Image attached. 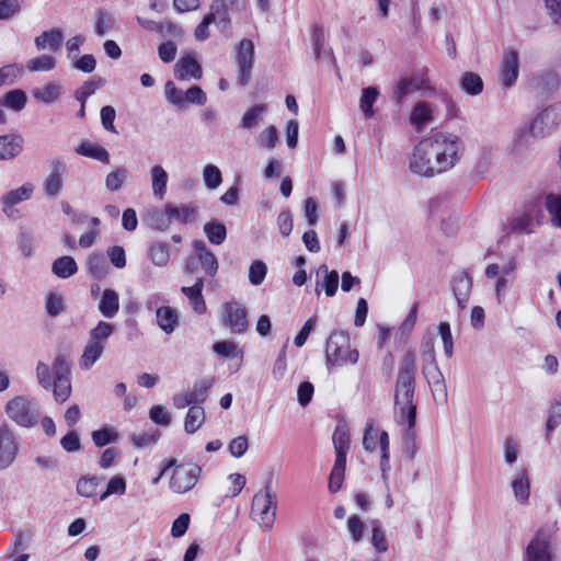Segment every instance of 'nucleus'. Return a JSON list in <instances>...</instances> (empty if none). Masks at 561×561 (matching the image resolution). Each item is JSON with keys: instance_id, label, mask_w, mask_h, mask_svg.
Masks as SVG:
<instances>
[{"instance_id": "obj_1", "label": "nucleus", "mask_w": 561, "mask_h": 561, "mask_svg": "<svg viewBox=\"0 0 561 561\" xmlns=\"http://www.w3.org/2000/svg\"><path fill=\"white\" fill-rule=\"evenodd\" d=\"M462 148V141L457 135L434 133L414 147L409 168L417 175L432 178L455 167L460 160Z\"/></svg>"}, {"instance_id": "obj_2", "label": "nucleus", "mask_w": 561, "mask_h": 561, "mask_svg": "<svg viewBox=\"0 0 561 561\" xmlns=\"http://www.w3.org/2000/svg\"><path fill=\"white\" fill-rule=\"evenodd\" d=\"M416 357L408 351L400 364L394 386V419L407 424L402 433V450L407 458L413 459L417 451L415 442L416 405L414 404Z\"/></svg>"}, {"instance_id": "obj_3", "label": "nucleus", "mask_w": 561, "mask_h": 561, "mask_svg": "<svg viewBox=\"0 0 561 561\" xmlns=\"http://www.w3.org/2000/svg\"><path fill=\"white\" fill-rule=\"evenodd\" d=\"M558 522H547L540 526L526 547L524 561H553Z\"/></svg>"}, {"instance_id": "obj_4", "label": "nucleus", "mask_w": 561, "mask_h": 561, "mask_svg": "<svg viewBox=\"0 0 561 561\" xmlns=\"http://www.w3.org/2000/svg\"><path fill=\"white\" fill-rule=\"evenodd\" d=\"M359 358L357 350L351 348L350 336L346 332L335 330L327 340L325 364L329 369L356 364Z\"/></svg>"}, {"instance_id": "obj_5", "label": "nucleus", "mask_w": 561, "mask_h": 561, "mask_svg": "<svg viewBox=\"0 0 561 561\" xmlns=\"http://www.w3.org/2000/svg\"><path fill=\"white\" fill-rule=\"evenodd\" d=\"M276 493L273 492L268 485L253 496L251 514L253 519L256 520L263 529H272L276 518Z\"/></svg>"}, {"instance_id": "obj_6", "label": "nucleus", "mask_w": 561, "mask_h": 561, "mask_svg": "<svg viewBox=\"0 0 561 561\" xmlns=\"http://www.w3.org/2000/svg\"><path fill=\"white\" fill-rule=\"evenodd\" d=\"M415 91H430L434 93L435 89L431 85L430 79L424 73L402 77L392 87L390 99L397 106L401 107L408 96Z\"/></svg>"}, {"instance_id": "obj_7", "label": "nucleus", "mask_w": 561, "mask_h": 561, "mask_svg": "<svg viewBox=\"0 0 561 561\" xmlns=\"http://www.w3.org/2000/svg\"><path fill=\"white\" fill-rule=\"evenodd\" d=\"M54 381L53 390L54 398L57 402H65L71 394V370L68 359L65 355H57L53 363Z\"/></svg>"}, {"instance_id": "obj_8", "label": "nucleus", "mask_w": 561, "mask_h": 561, "mask_svg": "<svg viewBox=\"0 0 561 561\" xmlns=\"http://www.w3.org/2000/svg\"><path fill=\"white\" fill-rule=\"evenodd\" d=\"M379 443L381 458H380V470L381 478L383 480L387 479V472L390 470V453H389V436L386 431H381L378 435L377 430L374 427L371 423H367L364 436H363V446L365 450L373 451L377 448V444Z\"/></svg>"}, {"instance_id": "obj_9", "label": "nucleus", "mask_w": 561, "mask_h": 561, "mask_svg": "<svg viewBox=\"0 0 561 561\" xmlns=\"http://www.w3.org/2000/svg\"><path fill=\"white\" fill-rule=\"evenodd\" d=\"M201 467L195 463H175L170 478L169 486L178 494H183L192 490L201 474Z\"/></svg>"}, {"instance_id": "obj_10", "label": "nucleus", "mask_w": 561, "mask_h": 561, "mask_svg": "<svg viewBox=\"0 0 561 561\" xmlns=\"http://www.w3.org/2000/svg\"><path fill=\"white\" fill-rule=\"evenodd\" d=\"M5 413L10 420L23 427L36 424L38 412L33 408L30 399L18 396L7 402Z\"/></svg>"}, {"instance_id": "obj_11", "label": "nucleus", "mask_w": 561, "mask_h": 561, "mask_svg": "<svg viewBox=\"0 0 561 561\" xmlns=\"http://www.w3.org/2000/svg\"><path fill=\"white\" fill-rule=\"evenodd\" d=\"M234 62L238 67L237 82L241 87H245L252 77L254 65V44L249 38H243L237 48Z\"/></svg>"}, {"instance_id": "obj_12", "label": "nucleus", "mask_w": 561, "mask_h": 561, "mask_svg": "<svg viewBox=\"0 0 561 561\" xmlns=\"http://www.w3.org/2000/svg\"><path fill=\"white\" fill-rule=\"evenodd\" d=\"M538 139L540 138L533 135L529 130L525 128L519 129L512 142L511 153L520 162L530 161L539 152Z\"/></svg>"}, {"instance_id": "obj_13", "label": "nucleus", "mask_w": 561, "mask_h": 561, "mask_svg": "<svg viewBox=\"0 0 561 561\" xmlns=\"http://www.w3.org/2000/svg\"><path fill=\"white\" fill-rule=\"evenodd\" d=\"M222 322L232 333H244L249 327L247 309L237 301L226 302L222 307Z\"/></svg>"}, {"instance_id": "obj_14", "label": "nucleus", "mask_w": 561, "mask_h": 561, "mask_svg": "<svg viewBox=\"0 0 561 561\" xmlns=\"http://www.w3.org/2000/svg\"><path fill=\"white\" fill-rule=\"evenodd\" d=\"M210 8L220 16L221 31L231 35L230 14H242L247 10V0H214Z\"/></svg>"}, {"instance_id": "obj_15", "label": "nucleus", "mask_w": 561, "mask_h": 561, "mask_svg": "<svg viewBox=\"0 0 561 561\" xmlns=\"http://www.w3.org/2000/svg\"><path fill=\"white\" fill-rule=\"evenodd\" d=\"M558 125V113L553 107H547L536 115V117L524 128L533 135L543 138Z\"/></svg>"}, {"instance_id": "obj_16", "label": "nucleus", "mask_w": 561, "mask_h": 561, "mask_svg": "<svg viewBox=\"0 0 561 561\" xmlns=\"http://www.w3.org/2000/svg\"><path fill=\"white\" fill-rule=\"evenodd\" d=\"M519 73V56L514 49H505L500 66L502 85L511 88L515 84Z\"/></svg>"}, {"instance_id": "obj_17", "label": "nucleus", "mask_w": 561, "mask_h": 561, "mask_svg": "<svg viewBox=\"0 0 561 561\" xmlns=\"http://www.w3.org/2000/svg\"><path fill=\"white\" fill-rule=\"evenodd\" d=\"M339 288V273L335 270H329L325 264H321L317 270L314 294L320 296L324 291L327 297L335 296Z\"/></svg>"}, {"instance_id": "obj_18", "label": "nucleus", "mask_w": 561, "mask_h": 561, "mask_svg": "<svg viewBox=\"0 0 561 561\" xmlns=\"http://www.w3.org/2000/svg\"><path fill=\"white\" fill-rule=\"evenodd\" d=\"M18 455V445L13 433L7 425L0 427V469L12 465Z\"/></svg>"}, {"instance_id": "obj_19", "label": "nucleus", "mask_w": 561, "mask_h": 561, "mask_svg": "<svg viewBox=\"0 0 561 561\" xmlns=\"http://www.w3.org/2000/svg\"><path fill=\"white\" fill-rule=\"evenodd\" d=\"M51 171L44 181V191L48 197H56L64 186V173L66 164L61 159H55L50 163Z\"/></svg>"}, {"instance_id": "obj_20", "label": "nucleus", "mask_w": 561, "mask_h": 561, "mask_svg": "<svg viewBox=\"0 0 561 561\" xmlns=\"http://www.w3.org/2000/svg\"><path fill=\"white\" fill-rule=\"evenodd\" d=\"M193 249L205 274L209 277H214L218 271V260L216 255L206 247L203 240H195L193 242Z\"/></svg>"}, {"instance_id": "obj_21", "label": "nucleus", "mask_w": 561, "mask_h": 561, "mask_svg": "<svg viewBox=\"0 0 561 561\" xmlns=\"http://www.w3.org/2000/svg\"><path fill=\"white\" fill-rule=\"evenodd\" d=\"M174 75L178 80L201 79L203 69L194 57L187 55L176 61Z\"/></svg>"}, {"instance_id": "obj_22", "label": "nucleus", "mask_w": 561, "mask_h": 561, "mask_svg": "<svg viewBox=\"0 0 561 561\" xmlns=\"http://www.w3.org/2000/svg\"><path fill=\"white\" fill-rule=\"evenodd\" d=\"M24 139L19 134L0 136V161L13 160L23 150Z\"/></svg>"}, {"instance_id": "obj_23", "label": "nucleus", "mask_w": 561, "mask_h": 561, "mask_svg": "<svg viewBox=\"0 0 561 561\" xmlns=\"http://www.w3.org/2000/svg\"><path fill=\"white\" fill-rule=\"evenodd\" d=\"M138 23L147 31L159 33L162 37L179 38L182 36V30L172 21L156 22L138 16Z\"/></svg>"}, {"instance_id": "obj_24", "label": "nucleus", "mask_w": 561, "mask_h": 561, "mask_svg": "<svg viewBox=\"0 0 561 561\" xmlns=\"http://www.w3.org/2000/svg\"><path fill=\"white\" fill-rule=\"evenodd\" d=\"M422 374L432 388L433 393H439L444 398L447 397L445 379L437 363L423 365Z\"/></svg>"}, {"instance_id": "obj_25", "label": "nucleus", "mask_w": 561, "mask_h": 561, "mask_svg": "<svg viewBox=\"0 0 561 561\" xmlns=\"http://www.w3.org/2000/svg\"><path fill=\"white\" fill-rule=\"evenodd\" d=\"M472 288V278L465 272L454 277L453 293L457 300L459 309H465L469 301Z\"/></svg>"}, {"instance_id": "obj_26", "label": "nucleus", "mask_w": 561, "mask_h": 561, "mask_svg": "<svg viewBox=\"0 0 561 561\" xmlns=\"http://www.w3.org/2000/svg\"><path fill=\"white\" fill-rule=\"evenodd\" d=\"M203 288L204 280L201 277L196 279L193 286H184L181 288V291L188 298L193 310L198 314H202L206 311V304L202 294Z\"/></svg>"}, {"instance_id": "obj_27", "label": "nucleus", "mask_w": 561, "mask_h": 561, "mask_svg": "<svg viewBox=\"0 0 561 561\" xmlns=\"http://www.w3.org/2000/svg\"><path fill=\"white\" fill-rule=\"evenodd\" d=\"M76 153L82 157L98 160L105 164L110 163L108 151L104 147L89 140L81 141V144L76 148Z\"/></svg>"}, {"instance_id": "obj_28", "label": "nucleus", "mask_w": 561, "mask_h": 561, "mask_svg": "<svg viewBox=\"0 0 561 561\" xmlns=\"http://www.w3.org/2000/svg\"><path fill=\"white\" fill-rule=\"evenodd\" d=\"M540 210L535 204H528L524 214L513 218L511 226L514 231L530 232Z\"/></svg>"}, {"instance_id": "obj_29", "label": "nucleus", "mask_w": 561, "mask_h": 561, "mask_svg": "<svg viewBox=\"0 0 561 561\" xmlns=\"http://www.w3.org/2000/svg\"><path fill=\"white\" fill-rule=\"evenodd\" d=\"M119 309L118 294L111 288L104 289L99 302V311L104 318L112 319L116 316Z\"/></svg>"}, {"instance_id": "obj_30", "label": "nucleus", "mask_w": 561, "mask_h": 561, "mask_svg": "<svg viewBox=\"0 0 561 561\" xmlns=\"http://www.w3.org/2000/svg\"><path fill=\"white\" fill-rule=\"evenodd\" d=\"M514 496L520 504H526L530 494V483L526 469L519 470L512 481Z\"/></svg>"}, {"instance_id": "obj_31", "label": "nucleus", "mask_w": 561, "mask_h": 561, "mask_svg": "<svg viewBox=\"0 0 561 561\" xmlns=\"http://www.w3.org/2000/svg\"><path fill=\"white\" fill-rule=\"evenodd\" d=\"M165 209L170 215V220H176L181 224H188L193 221L197 214L198 208L192 204L183 205L182 207H178L171 203L165 204Z\"/></svg>"}, {"instance_id": "obj_32", "label": "nucleus", "mask_w": 561, "mask_h": 561, "mask_svg": "<svg viewBox=\"0 0 561 561\" xmlns=\"http://www.w3.org/2000/svg\"><path fill=\"white\" fill-rule=\"evenodd\" d=\"M33 193V185L31 183H26L16 190H12L4 194L1 198L3 204V211L8 215V209L12 208L14 205L27 201L31 198Z\"/></svg>"}, {"instance_id": "obj_33", "label": "nucleus", "mask_w": 561, "mask_h": 561, "mask_svg": "<svg viewBox=\"0 0 561 561\" xmlns=\"http://www.w3.org/2000/svg\"><path fill=\"white\" fill-rule=\"evenodd\" d=\"M62 41V32L59 28H51L43 32L34 42L38 49L49 48L51 51H57Z\"/></svg>"}, {"instance_id": "obj_34", "label": "nucleus", "mask_w": 561, "mask_h": 561, "mask_svg": "<svg viewBox=\"0 0 561 561\" xmlns=\"http://www.w3.org/2000/svg\"><path fill=\"white\" fill-rule=\"evenodd\" d=\"M152 193L158 199H163L167 193L168 173L159 164H156L150 170Z\"/></svg>"}, {"instance_id": "obj_35", "label": "nucleus", "mask_w": 561, "mask_h": 561, "mask_svg": "<svg viewBox=\"0 0 561 561\" xmlns=\"http://www.w3.org/2000/svg\"><path fill=\"white\" fill-rule=\"evenodd\" d=\"M51 272L59 278H69L78 272V265L72 256L64 255L56 259Z\"/></svg>"}, {"instance_id": "obj_36", "label": "nucleus", "mask_w": 561, "mask_h": 561, "mask_svg": "<svg viewBox=\"0 0 561 561\" xmlns=\"http://www.w3.org/2000/svg\"><path fill=\"white\" fill-rule=\"evenodd\" d=\"M432 108L425 101L417 102L412 108L410 115V122L416 129H421L423 126L432 122Z\"/></svg>"}, {"instance_id": "obj_37", "label": "nucleus", "mask_w": 561, "mask_h": 561, "mask_svg": "<svg viewBox=\"0 0 561 561\" xmlns=\"http://www.w3.org/2000/svg\"><path fill=\"white\" fill-rule=\"evenodd\" d=\"M459 84L461 90L469 95H478L483 91V81L481 77L472 71H466L461 75Z\"/></svg>"}, {"instance_id": "obj_38", "label": "nucleus", "mask_w": 561, "mask_h": 561, "mask_svg": "<svg viewBox=\"0 0 561 561\" xmlns=\"http://www.w3.org/2000/svg\"><path fill=\"white\" fill-rule=\"evenodd\" d=\"M62 94V88L60 84L49 82L42 88H36L33 91V96L45 104H51L56 102Z\"/></svg>"}, {"instance_id": "obj_39", "label": "nucleus", "mask_w": 561, "mask_h": 561, "mask_svg": "<svg viewBox=\"0 0 561 561\" xmlns=\"http://www.w3.org/2000/svg\"><path fill=\"white\" fill-rule=\"evenodd\" d=\"M104 350V345H98L88 341L79 362L80 367L84 370H89L102 356Z\"/></svg>"}, {"instance_id": "obj_40", "label": "nucleus", "mask_w": 561, "mask_h": 561, "mask_svg": "<svg viewBox=\"0 0 561 561\" xmlns=\"http://www.w3.org/2000/svg\"><path fill=\"white\" fill-rule=\"evenodd\" d=\"M129 172L125 167H116L105 176V187L110 192L119 191L126 183Z\"/></svg>"}, {"instance_id": "obj_41", "label": "nucleus", "mask_w": 561, "mask_h": 561, "mask_svg": "<svg viewBox=\"0 0 561 561\" xmlns=\"http://www.w3.org/2000/svg\"><path fill=\"white\" fill-rule=\"evenodd\" d=\"M115 16L113 13L98 9L95 11L94 32L98 36L102 37L110 33L114 27Z\"/></svg>"}, {"instance_id": "obj_42", "label": "nucleus", "mask_w": 561, "mask_h": 561, "mask_svg": "<svg viewBox=\"0 0 561 561\" xmlns=\"http://www.w3.org/2000/svg\"><path fill=\"white\" fill-rule=\"evenodd\" d=\"M145 221L151 229L164 231L169 228L171 220L167 209H151L147 213Z\"/></svg>"}, {"instance_id": "obj_43", "label": "nucleus", "mask_w": 561, "mask_h": 561, "mask_svg": "<svg viewBox=\"0 0 561 561\" xmlns=\"http://www.w3.org/2000/svg\"><path fill=\"white\" fill-rule=\"evenodd\" d=\"M90 274L96 279H103L108 273V264L101 253H91L87 261Z\"/></svg>"}, {"instance_id": "obj_44", "label": "nucleus", "mask_w": 561, "mask_h": 561, "mask_svg": "<svg viewBox=\"0 0 561 561\" xmlns=\"http://www.w3.org/2000/svg\"><path fill=\"white\" fill-rule=\"evenodd\" d=\"M157 322L167 334H170L178 324V314L170 307H160L157 310Z\"/></svg>"}, {"instance_id": "obj_45", "label": "nucleus", "mask_w": 561, "mask_h": 561, "mask_svg": "<svg viewBox=\"0 0 561 561\" xmlns=\"http://www.w3.org/2000/svg\"><path fill=\"white\" fill-rule=\"evenodd\" d=\"M379 96V90L376 87H367L362 90V96L359 100V107L365 117L370 118L375 112L373 105L376 103Z\"/></svg>"}, {"instance_id": "obj_46", "label": "nucleus", "mask_w": 561, "mask_h": 561, "mask_svg": "<svg viewBox=\"0 0 561 561\" xmlns=\"http://www.w3.org/2000/svg\"><path fill=\"white\" fill-rule=\"evenodd\" d=\"M204 232L210 243L220 245L227 238V229L224 224L211 220L205 224Z\"/></svg>"}, {"instance_id": "obj_47", "label": "nucleus", "mask_w": 561, "mask_h": 561, "mask_svg": "<svg viewBox=\"0 0 561 561\" xmlns=\"http://www.w3.org/2000/svg\"><path fill=\"white\" fill-rule=\"evenodd\" d=\"M204 420H205L204 409L198 405L191 407L187 411L185 422H184V428H185L186 433H188V434L195 433L201 427Z\"/></svg>"}, {"instance_id": "obj_48", "label": "nucleus", "mask_w": 561, "mask_h": 561, "mask_svg": "<svg viewBox=\"0 0 561 561\" xmlns=\"http://www.w3.org/2000/svg\"><path fill=\"white\" fill-rule=\"evenodd\" d=\"M149 256L156 266H165L170 260L169 244L164 242H154L149 248Z\"/></svg>"}, {"instance_id": "obj_49", "label": "nucleus", "mask_w": 561, "mask_h": 561, "mask_svg": "<svg viewBox=\"0 0 561 561\" xmlns=\"http://www.w3.org/2000/svg\"><path fill=\"white\" fill-rule=\"evenodd\" d=\"M267 112L266 104H256L250 107L241 118V127L251 129L262 119L263 114Z\"/></svg>"}, {"instance_id": "obj_50", "label": "nucleus", "mask_w": 561, "mask_h": 561, "mask_svg": "<svg viewBox=\"0 0 561 561\" xmlns=\"http://www.w3.org/2000/svg\"><path fill=\"white\" fill-rule=\"evenodd\" d=\"M26 94L23 90L16 89L7 92L2 99L1 104L8 108L20 112L26 105Z\"/></svg>"}, {"instance_id": "obj_51", "label": "nucleus", "mask_w": 561, "mask_h": 561, "mask_svg": "<svg viewBox=\"0 0 561 561\" xmlns=\"http://www.w3.org/2000/svg\"><path fill=\"white\" fill-rule=\"evenodd\" d=\"M114 332V327L105 321H100L89 333V341L98 344L104 345L106 344L107 339Z\"/></svg>"}, {"instance_id": "obj_52", "label": "nucleus", "mask_w": 561, "mask_h": 561, "mask_svg": "<svg viewBox=\"0 0 561 561\" xmlns=\"http://www.w3.org/2000/svg\"><path fill=\"white\" fill-rule=\"evenodd\" d=\"M102 479L96 476L81 477L77 482V492L84 497H91L96 493V489Z\"/></svg>"}, {"instance_id": "obj_53", "label": "nucleus", "mask_w": 561, "mask_h": 561, "mask_svg": "<svg viewBox=\"0 0 561 561\" xmlns=\"http://www.w3.org/2000/svg\"><path fill=\"white\" fill-rule=\"evenodd\" d=\"M213 351L220 357H242L243 351L231 341H219L214 343Z\"/></svg>"}, {"instance_id": "obj_54", "label": "nucleus", "mask_w": 561, "mask_h": 561, "mask_svg": "<svg viewBox=\"0 0 561 561\" xmlns=\"http://www.w3.org/2000/svg\"><path fill=\"white\" fill-rule=\"evenodd\" d=\"M118 439V434L113 427H102L92 432V440L96 447H103Z\"/></svg>"}, {"instance_id": "obj_55", "label": "nucleus", "mask_w": 561, "mask_h": 561, "mask_svg": "<svg viewBox=\"0 0 561 561\" xmlns=\"http://www.w3.org/2000/svg\"><path fill=\"white\" fill-rule=\"evenodd\" d=\"M35 371L38 385L45 390H50L54 381L53 366L49 367L46 363L39 360L36 364Z\"/></svg>"}, {"instance_id": "obj_56", "label": "nucleus", "mask_w": 561, "mask_h": 561, "mask_svg": "<svg viewBox=\"0 0 561 561\" xmlns=\"http://www.w3.org/2000/svg\"><path fill=\"white\" fill-rule=\"evenodd\" d=\"M215 22L221 24L219 14L217 12H215V10L210 9L209 13L204 16L203 21L195 28L194 35H195L196 39H198V41L207 39L209 37L208 27L211 23H215Z\"/></svg>"}, {"instance_id": "obj_57", "label": "nucleus", "mask_w": 561, "mask_h": 561, "mask_svg": "<svg viewBox=\"0 0 561 561\" xmlns=\"http://www.w3.org/2000/svg\"><path fill=\"white\" fill-rule=\"evenodd\" d=\"M213 386L211 379H202L194 383L193 390L188 391V394L192 397V401L194 404L203 403L208 394V390Z\"/></svg>"}, {"instance_id": "obj_58", "label": "nucleus", "mask_w": 561, "mask_h": 561, "mask_svg": "<svg viewBox=\"0 0 561 561\" xmlns=\"http://www.w3.org/2000/svg\"><path fill=\"white\" fill-rule=\"evenodd\" d=\"M546 208L552 216L553 222L561 227V195L553 193L546 195Z\"/></svg>"}, {"instance_id": "obj_59", "label": "nucleus", "mask_w": 561, "mask_h": 561, "mask_svg": "<svg viewBox=\"0 0 561 561\" xmlns=\"http://www.w3.org/2000/svg\"><path fill=\"white\" fill-rule=\"evenodd\" d=\"M421 359L422 366L425 364H434L436 362L435 341L431 335L424 336L421 342Z\"/></svg>"}, {"instance_id": "obj_60", "label": "nucleus", "mask_w": 561, "mask_h": 561, "mask_svg": "<svg viewBox=\"0 0 561 561\" xmlns=\"http://www.w3.org/2000/svg\"><path fill=\"white\" fill-rule=\"evenodd\" d=\"M203 178L207 188L215 190L217 188L222 181L220 170L214 164H207L203 170Z\"/></svg>"}, {"instance_id": "obj_61", "label": "nucleus", "mask_w": 561, "mask_h": 561, "mask_svg": "<svg viewBox=\"0 0 561 561\" xmlns=\"http://www.w3.org/2000/svg\"><path fill=\"white\" fill-rule=\"evenodd\" d=\"M126 492V480L122 476H115L110 479L106 490L101 494L100 500L104 501L113 494L123 495Z\"/></svg>"}, {"instance_id": "obj_62", "label": "nucleus", "mask_w": 561, "mask_h": 561, "mask_svg": "<svg viewBox=\"0 0 561 561\" xmlns=\"http://www.w3.org/2000/svg\"><path fill=\"white\" fill-rule=\"evenodd\" d=\"M56 67V60L49 55H41L31 59L27 64V68L31 71H49Z\"/></svg>"}, {"instance_id": "obj_63", "label": "nucleus", "mask_w": 561, "mask_h": 561, "mask_svg": "<svg viewBox=\"0 0 561 561\" xmlns=\"http://www.w3.org/2000/svg\"><path fill=\"white\" fill-rule=\"evenodd\" d=\"M45 307L49 317H57L65 310L64 298L57 293H50L46 298Z\"/></svg>"}, {"instance_id": "obj_64", "label": "nucleus", "mask_w": 561, "mask_h": 561, "mask_svg": "<svg viewBox=\"0 0 561 561\" xmlns=\"http://www.w3.org/2000/svg\"><path fill=\"white\" fill-rule=\"evenodd\" d=\"M267 267L263 261H253L249 268V280L252 285H261L266 276Z\"/></svg>"}]
</instances>
